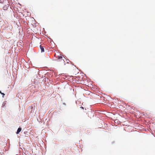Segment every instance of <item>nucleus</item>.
Returning <instances> with one entry per match:
<instances>
[{"label":"nucleus","instance_id":"nucleus-5","mask_svg":"<svg viewBox=\"0 0 155 155\" xmlns=\"http://www.w3.org/2000/svg\"><path fill=\"white\" fill-rule=\"evenodd\" d=\"M6 104V102H4L3 103V104H2V107H4V106Z\"/></svg>","mask_w":155,"mask_h":155},{"label":"nucleus","instance_id":"nucleus-4","mask_svg":"<svg viewBox=\"0 0 155 155\" xmlns=\"http://www.w3.org/2000/svg\"><path fill=\"white\" fill-rule=\"evenodd\" d=\"M21 130V127H19L17 130L16 134H18Z\"/></svg>","mask_w":155,"mask_h":155},{"label":"nucleus","instance_id":"nucleus-10","mask_svg":"<svg viewBox=\"0 0 155 155\" xmlns=\"http://www.w3.org/2000/svg\"><path fill=\"white\" fill-rule=\"evenodd\" d=\"M1 0V1H3V0Z\"/></svg>","mask_w":155,"mask_h":155},{"label":"nucleus","instance_id":"nucleus-9","mask_svg":"<svg viewBox=\"0 0 155 155\" xmlns=\"http://www.w3.org/2000/svg\"><path fill=\"white\" fill-rule=\"evenodd\" d=\"M1 93H2L1 92V91H0V93L1 94Z\"/></svg>","mask_w":155,"mask_h":155},{"label":"nucleus","instance_id":"nucleus-3","mask_svg":"<svg viewBox=\"0 0 155 155\" xmlns=\"http://www.w3.org/2000/svg\"><path fill=\"white\" fill-rule=\"evenodd\" d=\"M40 47L41 50V52H44V47L43 46H42L41 45H40Z\"/></svg>","mask_w":155,"mask_h":155},{"label":"nucleus","instance_id":"nucleus-2","mask_svg":"<svg viewBox=\"0 0 155 155\" xmlns=\"http://www.w3.org/2000/svg\"><path fill=\"white\" fill-rule=\"evenodd\" d=\"M9 7V5H6L3 7V9L4 10H7Z\"/></svg>","mask_w":155,"mask_h":155},{"label":"nucleus","instance_id":"nucleus-8","mask_svg":"<svg viewBox=\"0 0 155 155\" xmlns=\"http://www.w3.org/2000/svg\"><path fill=\"white\" fill-rule=\"evenodd\" d=\"M83 109H84V108L83 107H81Z\"/></svg>","mask_w":155,"mask_h":155},{"label":"nucleus","instance_id":"nucleus-6","mask_svg":"<svg viewBox=\"0 0 155 155\" xmlns=\"http://www.w3.org/2000/svg\"><path fill=\"white\" fill-rule=\"evenodd\" d=\"M29 108H30L31 110L33 109V107L32 106H30L29 107Z\"/></svg>","mask_w":155,"mask_h":155},{"label":"nucleus","instance_id":"nucleus-7","mask_svg":"<svg viewBox=\"0 0 155 155\" xmlns=\"http://www.w3.org/2000/svg\"><path fill=\"white\" fill-rule=\"evenodd\" d=\"M1 94H2V95H2V97H4V96L5 95V94L4 93H1Z\"/></svg>","mask_w":155,"mask_h":155},{"label":"nucleus","instance_id":"nucleus-1","mask_svg":"<svg viewBox=\"0 0 155 155\" xmlns=\"http://www.w3.org/2000/svg\"><path fill=\"white\" fill-rule=\"evenodd\" d=\"M60 56L57 55L56 54L54 55V56L56 58V60L58 61H60L62 63L64 64H65V61L63 59V57L61 56H60Z\"/></svg>","mask_w":155,"mask_h":155}]
</instances>
